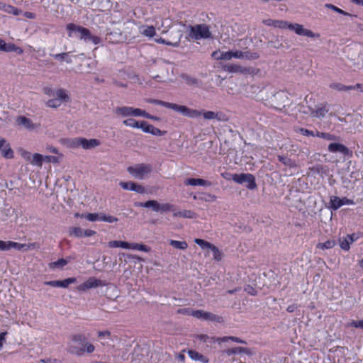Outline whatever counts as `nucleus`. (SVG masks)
I'll list each match as a JSON object with an SVG mask.
<instances>
[{
  "label": "nucleus",
  "instance_id": "f257e3e1",
  "mask_svg": "<svg viewBox=\"0 0 363 363\" xmlns=\"http://www.w3.org/2000/svg\"><path fill=\"white\" fill-rule=\"evenodd\" d=\"M263 23L268 26L294 30L298 35L307 36L312 38H319L320 37L319 33H313L311 30L306 29L302 25L298 23H291L286 21L272 19L264 20Z\"/></svg>",
  "mask_w": 363,
  "mask_h": 363
},
{
  "label": "nucleus",
  "instance_id": "f03ea898",
  "mask_svg": "<svg viewBox=\"0 0 363 363\" xmlns=\"http://www.w3.org/2000/svg\"><path fill=\"white\" fill-rule=\"evenodd\" d=\"M66 29L68 36L82 40L86 43L91 42L94 45H99L102 43L101 38L94 35L91 31L82 26L70 23L67 24Z\"/></svg>",
  "mask_w": 363,
  "mask_h": 363
},
{
  "label": "nucleus",
  "instance_id": "7ed1b4c3",
  "mask_svg": "<svg viewBox=\"0 0 363 363\" xmlns=\"http://www.w3.org/2000/svg\"><path fill=\"white\" fill-rule=\"evenodd\" d=\"M189 38L197 40L200 39H207L211 38V33L208 25L196 24L195 26H189Z\"/></svg>",
  "mask_w": 363,
  "mask_h": 363
},
{
  "label": "nucleus",
  "instance_id": "20e7f679",
  "mask_svg": "<svg viewBox=\"0 0 363 363\" xmlns=\"http://www.w3.org/2000/svg\"><path fill=\"white\" fill-rule=\"evenodd\" d=\"M228 179L234 182L244 185L250 190H254L257 188L255 177L250 173L232 174Z\"/></svg>",
  "mask_w": 363,
  "mask_h": 363
},
{
  "label": "nucleus",
  "instance_id": "39448f33",
  "mask_svg": "<svg viewBox=\"0 0 363 363\" xmlns=\"http://www.w3.org/2000/svg\"><path fill=\"white\" fill-rule=\"evenodd\" d=\"M37 243L32 242L28 244L19 243L11 240L4 241L0 240V251H9L14 249L18 251H27L37 247Z\"/></svg>",
  "mask_w": 363,
  "mask_h": 363
},
{
  "label": "nucleus",
  "instance_id": "423d86ee",
  "mask_svg": "<svg viewBox=\"0 0 363 363\" xmlns=\"http://www.w3.org/2000/svg\"><path fill=\"white\" fill-rule=\"evenodd\" d=\"M271 106L277 110H282L290 105V100L287 94L284 91H279L273 94L269 99Z\"/></svg>",
  "mask_w": 363,
  "mask_h": 363
},
{
  "label": "nucleus",
  "instance_id": "0eeeda50",
  "mask_svg": "<svg viewBox=\"0 0 363 363\" xmlns=\"http://www.w3.org/2000/svg\"><path fill=\"white\" fill-rule=\"evenodd\" d=\"M179 313H187L191 315L192 316L199 318L203 319L206 320L216 321L218 323L223 322V318L215 315L211 313L205 312L202 310H196V311H189L188 309H181L178 311Z\"/></svg>",
  "mask_w": 363,
  "mask_h": 363
},
{
  "label": "nucleus",
  "instance_id": "6e6552de",
  "mask_svg": "<svg viewBox=\"0 0 363 363\" xmlns=\"http://www.w3.org/2000/svg\"><path fill=\"white\" fill-rule=\"evenodd\" d=\"M127 40L126 35L119 29L111 30V28L106 29L105 34V40L111 44H118L125 42Z\"/></svg>",
  "mask_w": 363,
  "mask_h": 363
},
{
  "label": "nucleus",
  "instance_id": "1a4fd4ad",
  "mask_svg": "<svg viewBox=\"0 0 363 363\" xmlns=\"http://www.w3.org/2000/svg\"><path fill=\"white\" fill-rule=\"evenodd\" d=\"M169 108L182 113L184 116L192 118L199 117L201 115V111L196 109H191L186 106L178 105L177 104L171 103Z\"/></svg>",
  "mask_w": 363,
  "mask_h": 363
},
{
  "label": "nucleus",
  "instance_id": "9d476101",
  "mask_svg": "<svg viewBox=\"0 0 363 363\" xmlns=\"http://www.w3.org/2000/svg\"><path fill=\"white\" fill-rule=\"evenodd\" d=\"M143 111L144 110L138 108H134L130 106H121L116 108L115 113L118 115L122 116L123 117H143Z\"/></svg>",
  "mask_w": 363,
  "mask_h": 363
},
{
  "label": "nucleus",
  "instance_id": "9b49d317",
  "mask_svg": "<svg viewBox=\"0 0 363 363\" xmlns=\"http://www.w3.org/2000/svg\"><path fill=\"white\" fill-rule=\"evenodd\" d=\"M328 149L330 152L339 154L344 157H352V151L340 143H331L329 144Z\"/></svg>",
  "mask_w": 363,
  "mask_h": 363
},
{
  "label": "nucleus",
  "instance_id": "f8f14e48",
  "mask_svg": "<svg viewBox=\"0 0 363 363\" xmlns=\"http://www.w3.org/2000/svg\"><path fill=\"white\" fill-rule=\"evenodd\" d=\"M129 173L135 178L143 179L145 175L151 172V167L147 164H140L128 168Z\"/></svg>",
  "mask_w": 363,
  "mask_h": 363
},
{
  "label": "nucleus",
  "instance_id": "ddd939ff",
  "mask_svg": "<svg viewBox=\"0 0 363 363\" xmlns=\"http://www.w3.org/2000/svg\"><path fill=\"white\" fill-rule=\"evenodd\" d=\"M106 283L96 277H89L86 281L77 286V290L79 291H86L90 289L96 288L99 286H104Z\"/></svg>",
  "mask_w": 363,
  "mask_h": 363
},
{
  "label": "nucleus",
  "instance_id": "4468645a",
  "mask_svg": "<svg viewBox=\"0 0 363 363\" xmlns=\"http://www.w3.org/2000/svg\"><path fill=\"white\" fill-rule=\"evenodd\" d=\"M140 129H141L142 131L145 133H150L155 136H162L167 133L166 131L161 130L159 128L155 127L153 125L149 123L146 121H140Z\"/></svg>",
  "mask_w": 363,
  "mask_h": 363
},
{
  "label": "nucleus",
  "instance_id": "2eb2a0df",
  "mask_svg": "<svg viewBox=\"0 0 363 363\" xmlns=\"http://www.w3.org/2000/svg\"><path fill=\"white\" fill-rule=\"evenodd\" d=\"M98 336L100 338L101 343L104 346L109 347H113L114 345L112 344L111 342H114L116 340H118V337L115 335H111V333L108 330L99 331L98 333Z\"/></svg>",
  "mask_w": 363,
  "mask_h": 363
},
{
  "label": "nucleus",
  "instance_id": "dca6fc26",
  "mask_svg": "<svg viewBox=\"0 0 363 363\" xmlns=\"http://www.w3.org/2000/svg\"><path fill=\"white\" fill-rule=\"evenodd\" d=\"M95 350V347L91 343H84L82 347H78L75 345L69 346L70 352L77 355H82L84 352L87 353H92Z\"/></svg>",
  "mask_w": 363,
  "mask_h": 363
},
{
  "label": "nucleus",
  "instance_id": "f3484780",
  "mask_svg": "<svg viewBox=\"0 0 363 363\" xmlns=\"http://www.w3.org/2000/svg\"><path fill=\"white\" fill-rule=\"evenodd\" d=\"M77 279L75 277H69L64 280L48 281L44 284L52 287L67 288L69 284L75 283Z\"/></svg>",
  "mask_w": 363,
  "mask_h": 363
},
{
  "label": "nucleus",
  "instance_id": "a211bd4d",
  "mask_svg": "<svg viewBox=\"0 0 363 363\" xmlns=\"http://www.w3.org/2000/svg\"><path fill=\"white\" fill-rule=\"evenodd\" d=\"M79 142L81 147L84 150H91L101 144L100 140L95 138L86 139L85 138H81Z\"/></svg>",
  "mask_w": 363,
  "mask_h": 363
},
{
  "label": "nucleus",
  "instance_id": "6ab92c4d",
  "mask_svg": "<svg viewBox=\"0 0 363 363\" xmlns=\"http://www.w3.org/2000/svg\"><path fill=\"white\" fill-rule=\"evenodd\" d=\"M0 150L4 157H6L7 159L13 158V152L10 146V144L7 143L5 139L4 144L3 143H0Z\"/></svg>",
  "mask_w": 363,
  "mask_h": 363
},
{
  "label": "nucleus",
  "instance_id": "aec40b11",
  "mask_svg": "<svg viewBox=\"0 0 363 363\" xmlns=\"http://www.w3.org/2000/svg\"><path fill=\"white\" fill-rule=\"evenodd\" d=\"M160 203L155 200H150L146 202H138L135 203V206L138 207L152 208L155 212L160 211Z\"/></svg>",
  "mask_w": 363,
  "mask_h": 363
},
{
  "label": "nucleus",
  "instance_id": "412c9836",
  "mask_svg": "<svg viewBox=\"0 0 363 363\" xmlns=\"http://www.w3.org/2000/svg\"><path fill=\"white\" fill-rule=\"evenodd\" d=\"M184 184L190 186H211V183L203 179L190 178L185 180Z\"/></svg>",
  "mask_w": 363,
  "mask_h": 363
},
{
  "label": "nucleus",
  "instance_id": "4be33fe9",
  "mask_svg": "<svg viewBox=\"0 0 363 363\" xmlns=\"http://www.w3.org/2000/svg\"><path fill=\"white\" fill-rule=\"evenodd\" d=\"M330 88L336 89L340 91H347L350 90H353L356 88H362V85L359 84H357L355 86H346L340 83H333L330 84Z\"/></svg>",
  "mask_w": 363,
  "mask_h": 363
},
{
  "label": "nucleus",
  "instance_id": "5701e85b",
  "mask_svg": "<svg viewBox=\"0 0 363 363\" xmlns=\"http://www.w3.org/2000/svg\"><path fill=\"white\" fill-rule=\"evenodd\" d=\"M54 97L59 99L60 103H67L70 101V97L63 89H58L55 91Z\"/></svg>",
  "mask_w": 363,
  "mask_h": 363
},
{
  "label": "nucleus",
  "instance_id": "b1692460",
  "mask_svg": "<svg viewBox=\"0 0 363 363\" xmlns=\"http://www.w3.org/2000/svg\"><path fill=\"white\" fill-rule=\"evenodd\" d=\"M229 340H231L233 342H235L239 343V344H245V345L247 344L246 341L243 340L242 339H241L240 337H235V336H224V337H217L216 339V342H218L219 344H220L222 342H227Z\"/></svg>",
  "mask_w": 363,
  "mask_h": 363
},
{
  "label": "nucleus",
  "instance_id": "393cba45",
  "mask_svg": "<svg viewBox=\"0 0 363 363\" xmlns=\"http://www.w3.org/2000/svg\"><path fill=\"white\" fill-rule=\"evenodd\" d=\"M223 352L228 357L232 356L233 354L244 353L248 354L249 350L247 347H235L233 348H229L223 351Z\"/></svg>",
  "mask_w": 363,
  "mask_h": 363
},
{
  "label": "nucleus",
  "instance_id": "a878e982",
  "mask_svg": "<svg viewBox=\"0 0 363 363\" xmlns=\"http://www.w3.org/2000/svg\"><path fill=\"white\" fill-rule=\"evenodd\" d=\"M174 217H182L185 218H195L196 213L191 210L177 211L173 213Z\"/></svg>",
  "mask_w": 363,
  "mask_h": 363
},
{
  "label": "nucleus",
  "instance_id": "bb28decb",
  "mask_svg": "<svg viewBox=\"0 0 363 363\" xmlns=\"http://www.w3.org/2000/svg\"><path fill=\"white\" fill-rule=\"evenodd\" d=\"M0 10L7 13H12L15 16H18L20 13V11L17 8L2 1H0Z\"/></svg>",
  "mask_w": 363,
  "mask_h": 363
},
{
  "label": "nucleus",
  "instance_id": "cd10ccee",
  "mask_svg": "<svg viewBox=\"0 0 363 363\" xmlns=\"http://www.w3.org/2000/svg\"><path fill=\"white\" fill-rule=\"evenodd\" d=\"M16 122L18 125H23L28 129H32L34 128V125L33 124L32 121L24 116H18L17 118Z\"/></svg>",
  "mask_w": 363,
  "mask_h": 363
},
{
  "label": "nucleus",
  "instance_id": "c85d7f7f",
  "mask_svg": "<svg viewBox=\"0 0 363 363\" xmlns=\"http://www.w3.org/2000/svg\"><path fill=\"white\" fill-rule=\"evenodd\" d=\"M342 206L341 199L338 196H331L330 199V208L334 211L337 210Z\"/></svg>",
  "mask_w": 363,
  "mask_h": 363
},
{
  "label": "nucleus",
  "instance_id": "c756f323",
  "mask_svg": "<svg viewBox=\"0 0 363 363\" xmlns=\"http://www.w3.org/2000/svg\"><path fill=\"white\" fill-rule=\"evenodd\" d=\"M140 32L141 34L150 38L153 37L156 33L155 28L152 26H142L140 28Z\"/></svg>",
  "mask_w": 363,
  "mask_h": 363
},
{
  "label": "nucleus",
  "instance_id": "7c9ffc66",
  "mask_svg": "<svg viewBox=\"0 0 363 363\" xmlns=\"http://www.w3.org/2000/svg\"><path fill=\"white\" fill-rule=\"evenodd\" d=\"M181 77L188 85L196 86H199V81L193 77H191L186 74H182Z\"/></svg>",
  "mask_w": 363,
  "mask_h": 363
},
{
  "label": "nucleus",
  "instance_id": "2f4dec72",
  "mask_svg": "<svg viewBox=\"0 0 363 363\" xmlns=\"http://www.w3.org/2000/svg\"><path fill=\"white\" fill-rule=\"evenodd\" d=\"M55 60L59 61H65L68 64H71L72 62V59L69 57V52H62L59 54L50 55Z\"/></svg>",
  "mask_w": 363,
  "mask_h": 363
},
{
  "label": "nucleus",
  "instance_id": "473e14b6",
  "mask_svg": "<svg viewBox=\"0 0 363 363\" xmlns=\"http://www.w3.org/2000/svg\"><path fill=\"white\" fill-rule=\"evenodd\" d=\"M328 112V109L325 106H322L316 110L311 109V116L313 117L323 118Z\"/></svg>",
  "mask_w": 363,
  "mask_h": 363
},
{
  "label": "nucleus",
  "instance_id": "72a5a7b5",
  "mask_svg": "<svg viewBox=\"0 0 363 363\" xmlns=\"http://www.w3.org/2000/svg\"><path fill=\"white\" fill-rule=\"evenodd\" d=\"M140 121H137L133 118H127L123 121V124L125 126L138 129H140Z\"/></svg>",
  "mask_w": 363,
  "mask_h": 363
},
{
  "label": "nucleus",
  "instance_id": "f704fd0d",
  "mask_svg": "<svg viewBox=\"0 0 363 363\" xmlns=\"http://www.w3.org/2000/svg\"><path fill=\"white\" fill-rule=\"evenodd\" d=\"M210 250L212 252L214 260L219 262L223 259V252L216 245H213Z\"/></svg>",
  "mask_w": 363,
  "mask_h": 363
},
{
  "label": "nucleus",
  "instance_id": "c9c22d12",
  "mask_svg": "<svg viewBox=\"0 0 363 363\" xmlns=\"http://www.w3.org/2000/svg\"><path fill=\"white\" fill-rule=\"evenodd\" d=\"M326 8H328V9H330L331 10L334 11L335 12L337 13H340V14H342V15H344V16H354V17H357L356 15H352L348 12H346L345 11H343L342 9L338 8L337 6L333 5V4H326L325 6Z\"/></svg>",
  "mask_w": 363,
  "mask_h": 363
},
{
  "label": "nucleus",
  "instance_id": "e433bc0d",
  "mask_svg": "<svg viewBox=\"0 0 363 363\" xmlns=\"http://www.w3.org/2000/svg\"><path fill=\"white\" fill-rule=\"evenodd\" d=\"M336 245V242L334 240H328L325 242H320L317 245V247L321 250H329L332 249Z\"/></svg>",
  "mask_w": 363,
  "mask_h": 363
},
{
  "label": "nucleus",
  "instance_id": "4c0bfd02",
  "mask_svg": "<svg viewBox=\"0 0 363 363\" xmlns=\"http://www.w3.org/2000/svg\"><path fill=\"white\" fill-rule=\"evenodd\" d=\"M169 244L174 248L180 249V250H185L188 247V244L186 241H178V240H171L169 241Z\"/></svg>",
  "mask_w": 363,
  "mask_h": 363
},
{
  "label": "nucleus",
  "instance_id": "58836bf2",
  "mask_svg": "<svg viewBox=\"0 0 363 363\" xmlns=\"http://www.w3.org/2000/svg\"><path fill=\"white\" fill-rule=\"evenodd\" d=\"M69 233L71 236H74L75 238H82L83 235V229L80 227H72L69 230Z\"/></svg>",
  "mask_w": 363,
  "mask_h": 363
},
{
  "label": "nucleus",
  "instance_id": "ea45409f",
  "mask_svg": "<svg viewBox=\"0 0 363 363\" xmlns=\"http://www.w3.org/2000/svg\"><path fill=\"white\" fill-rule=\"evenodd\" d=\"M130 249L134 250L143 251V252H148L150 251V247H148L145 245H143V244H139V243H135V242L131 243Z\"/></svg>",
  "mask_w": 363,
  "mask_h": 363
},
{
  "label": "nucleus",
  "instance_id": "a19ab883",
  "mask_svg": "<svg viewBox=\"0 0 363 363\" xmlns=\"http://www.w3.org/2000/svg\"><path fill=\"white\" fill-rule=\"evenodd\" d=\"M223 69L228 72H238L241 70V67L237 65L226 64L223 66Z\"/></svg>",
  "mask_w": 363,
  "mask_h": 363
},
{
  "label": "nucleus",
  "instance_id": "79ce46f5",
  "mask_svg": "<svg viewBox=\"0 0 363 363\" xmlns=\"http://www.w3.org/2000/svg\"><path fill=\"white\" fill-rule=\"evenodd\" d=\"M194 242H195V243L199 245L202 249H209L210 250L211 247L213 245L208 241H206V240H204L203 239H200V238H196L194 240Z\"/></svg>",
  "mask_w": 363,
  "mask_h": 363
},
{
  "label": "nucleus",
  "instance_id": "37998d69",
  "mask_svg": "<svg viewBox=\"0 0 363 363\" xmlns=\"http://www.w3.org/2000/svg\"><path fill=\"white\" fill-rule=\"evenodd\" d=\"M167 211H173L174 213L175 211L174 206L169 203H160L159 212L163 213Z\"/></svg>",
  "mask_w": 363,
  "mask_h": 363
},
{
  "label": "nucleus",
  "instance_id": "c03bdc74",
  "mask_svg": "<svg viewBox=\"0 0 363 363\" xmlns=\"http://www.w3.org/2000/svg\"><path fill=\"white\" fill-rule=\"evenodd\" d=\"M259 57V55L255 52L245 51L243 52V59L257 60Z\"/></svg>",
  "mask_w": 363,
  "mask_h": 363
},
{
  "label": "nucleus",
  "instance_id": "a18cd8bd",
  "mask_svg": "<svg viewBox=\"0 0 363 363\" xmlns=\"http://www.w3.org/2000/svg\"><path fill=\"white\" fill-rule=\"evenodd\" d=\"M147 102L150 104H155V105H160V106H162L168 108H170V105H171V103H169V102H166L164 101H161L159 99H148Z\"/></svg>",
  "mask_w": 363,
  "mask_h": 363
},
{
  "label": "nucleus",
  "instance_id": "49530a36",
  "mask_svg": "<svg viewBox=\"0 0 363 363\" xmlns=\"http://www.w3.org/2000/svg\"><path fill=\"white\" fill-rule=\"evenodd\" d=\"M80 140H81V137L69 139L67 140V145L70 147H81V144L79 142Z\"/></svg>",
  "mask_w": 363,
  "mask_h": 363
},
{
  "label": "nucleus",
  "instance_id": "de8ad7c7",
  "mask_svg": "<svg viewBox=\"0 0 363 363\" xmlns=\"http://www.w3.org/2000/svg\"><path fill=\"white\" fill-rule=\"evenodd\" d=\"M350 244L351 242H349V240L347 238V237L340 240V246L345 251H348L350 250Z\"/></svg>",
  "mask_w": 363,
  "mask_h": 363
},
{
  "label": "nucleus",
  "instance_id": "09e8293b",
  "mask_svg": "<svg viewBox=\"0 0 363 363\" xmlns=\"http://www.w3.org/2000/svg\"><path fill=\"white\" fill-rule=\"evenodd\" d=\"M85 340V337L82 335H74L72 337V342L82 346L84 345Z\"/></svg>",
  "mask_w": 363,
  "mask_h": 363
},
{
  "label": "nucleus",
  "instance_id": "8fccbe9b",
  "mask_svg": "<svg viewBox=\"0 0 363 363\" xmlns=\"http://www.w3.org/2000/svg\"><path fill=\"white\" fill-rule=\"evenodd\" d=\"M99 220L111 223L117 222L118 219L116 217L112 216H106L105 214H101Z\"/></svg>",
  "mask_w": 363,
  "mask_h": 363
},
{
  "label": "nucleus",
  "instance_id": "3c124183",
  "mask_svg": "<svg viewBox=\"0 0 363 363\" xmlns=\"http://www.w3.org/2000/svg\"><path fill=\"white\" fill-rule=\"evenodd\" d=\"M60 101H59V99H57L56 98L50 99L46 102V106L50 108H57L60 107Z\"/></svg>",
  "mask_w": 363,
  "mask_h": 363
},
{
  "label": "nucleus",
  "instance_id": "603ef678",
  "mask_svg": "<svg viewBox=\"0 0 363 363\" xmlns=\"http://www.w3.org/2000/svg\"><path fill=\"white\" fill-rule=\"evenodd\" d=\"M217 197L211 194H203L202 196L199 197V199L206 202H213L216 200Z\"/></svg>",
  "mask_w": 363,
  "mask_h": 363
},
{
  "label": "nucleus",
  "instance_id": "864d4df0",
  "mask_svg": "<svg viewBox=\"0 0 363 363\" xmlns=\"http://www.w3.org/2000/svg\"><path fill=\"white\" fill-rule=\"evenodd\" d=\"M316 136L319 138H322L323 139L328 140H334L335 136L328 133H320L318 131H316Z\"/></svg>",
  "mask_w": 363,
  "mask_h": 363
},
{
  "label": "nucleus",
  "instance_id": "5fc2aeb1",
  "mask_svg": "<svg viewBox=\"0 0 363 363\" xmlns=\"http://www.w3.org/2000/svg\"><path fill=\"white\" fill-rule=\"evenodd\" d=\"M101 215L99 213H87L84 217L89 221L94 222L99 220Z\"/></svg>",
  "mask_w": 363,
  "mask_h": 363
},
{
  "label": "nucleus",
  "instance_id": "6e6d98bb",
  "mask_svg": "<svg viewBox=\"0 0 363 363\" xmlns=\"http://www.w3.org/2000/svg\"><path fill=\"white\" fill-rule=\"evenodd\" d=\"M218 60H230L233 58L232 51L223 52L219 57H216Z\"/></svg>",
  "mask_w": 363,
  "mask_h": 363
},
{
  "label": "nucleus",
  "instance_id": "4d7b16f0",
  "mask_svg": "<svg viewBox=\"0 0 363 363\" xmlns=\"http://www.w3.org/2000/svg\"><path fill=\"white\" fill-rule=\"evenodd\" d=\"M119 185L123 189L133 191L134 182H120Z\"/></svg>",
  "mask_w": 363,
  "mask_h": 363
},
{
  "label": "nucleus",
  "instance_id": "13d9d810",
  "mask_svg": "<svg viewBox=\"0 0 363 363\" xmlns=\"http://www.w3.org/2000/svg\"><path fill=\"white\" fill-rule=\"evenodd\" d=\"M202 114L203 118L207 120L214 119L217 117L218 115L216 113L212 111H204Z\"/></svg>",
  "mask_w": 363,
  "mask_h": 363
},
{
  "label": "nucleus",
  "instance_id": "bf43d9fd",
  "mask_svg": "<svg viewBox=\"0 0 363 363\" xmlns=\"http://www.w3.org/2000/svg\"><path fill=\"white\" fill-rule=\"evenodd\" d=\"M156 41L157 43H161L162 44H165V45H171L172 47H174V48H177V47H179V40L175 43H172V42H169V41H167L166 40L162 38H160L159 39H157Z\"/></svg>",
  "mask_w": 363,
  "mask_h": 363
},
{
  "label": "nucleus",
  "instance_id": "052dcab7",
  "mask_svg": "<svg viewBox=\"0 0 363 363\" xmlns=\"http://www.w3.org/2000/svg\"><path fill=\"white\" fill-rule=\"evenodd\" d=\"M199 339L203 342H216V339L217 337H208L207 335H204V334H202V335H199L198 336Z\"/></svg>",
  "mask_w": 363,
  "mask_h": 363
},
{
  "label": "nucleus",
  "instance_id": "680f3d73",
  "mask_svg": "<svg viewBox=\"0 0 363 363\" xmlns=\"http://www.w3.org/2000/svg\"><path fill=\"white\" fill-rule=\"evenodd\" d=\"M348 326H352L357 328H361L363 330V320H352L348 323Z\"/></svg>",
  "mask_w": 363,
  "mask_h": 363
},
{
  "label": "nucleus",
  "instance_id": "e2e57ef3",
  "mask_svg": "<svg viewBox=\"0 0 363 363\" xmlns=\"http://www.w3.org/2000/svg\"><path fill=\"white\" fill-rule=\"evenodd\" d=\"M133 186H134L133 191L137 192V193H139V194H145V193H147V191L145 190V187H143V186H141L140 184L134 183Z\"/></svg>",
  "mask_w": 363,
  "mask_h": 363
},
{
  "label": "nucleus",
  "instance_id": "0e129e2a",
  "mask_svg": "<svg viewBox=\"0 0 363 363\" xmlns=\"http://www.w3.org/2000/svg\"><path fill=\"white\" fill-rule=\"evenodd\" d=\"M189 355L191 359H195V360H199L202 357L201 354H200L199 352H197L196 351H193V350L189 351Z\"/></svg>",
  "mask_w": 363,
  "mask_h": 363
},
{
  "label": "nucleus",
  "instance_id": "69168bd1",
  "mask_svg": "<svg viewBox=\"0 0 363 363\" xmlns=\"http://www.w3.org/2000/svg\"><path fill=\"white\" fill-rule=\"evenodd\" d=\"M300 133L305 136H316V133L303 128L300 129Z\"/></svg>",
  "mask_w": 363,
  "mask_h": 363
},
{
  "label": "nucleus",
  "instance_id": "338daca9",
  "mask_svg": "<svg viewBox=\"0 0 363 363\" xmlns=\"http://www.w3.org/2000/svg\"><path fill=\"white\" fill-rule=\"evenodd\" d=\"M18 152L21 155V157H23V159H30V156H31V153L22 149V148H20L18 150Z\"/></svg>",
  "mask_w": 363,
  "mask_h": 363
},
{
  "label": "nucleus",
  "instance_id": "774afa93",
  "mask_svg": "<svg viewBox=\"0 0 363 363\" xmlns=\"http://www.w3.org/2000/svg\"><path fill=\"white\" fill-rule=\"evenodd\" d=\"M67 263H68V262L66 259L62 258V259H59L58 260L55 262L53 264L56 267H64L66 264H67Z\"/></svg>",
  "mask_w": 363,
  "mask_h": 363
}]
</instances>
